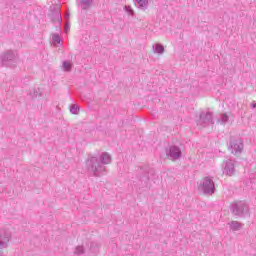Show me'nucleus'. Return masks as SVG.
<instances>
[{
	"label": "nucleus",
	"mask_w": 256,
	"mask_h": 256,
	"mask_svg": "<svg viewBox=\"0 0 256 256\" xmlns=\"http://www.w3.org/2000/svg\"><path fill=\"white\" fill-rule=\"evenodd\" d=\"M87 171L92 173L93 177H103L107 168L102 166L101 160L97 156L89 155L86 160Z\"/></svg>",
	"instance_id": "obj_1"
},
{
	"label": "nucleus",
	"mask_w": 256,
	"mask_h": 256,
	"mask_svg": "<svg viewBox=\"0 0 256 256\" xmlns=\"http://www.w3.org/2000/svg\"><path fill=\"white\" fill-rule=\"evenodd\" d=\"M230 211L235 217H247L249 206L243 201H234L230 204Z\"/></svg>",
	"instance_id": "obj_2"
},
{
	"label": "nucleus",
	"mask_w": 256,
	"mask_h": 256,
	"mask_svg": "<svg viewBox=\"0 0 256 256\" xmlns=\"http://www.w3.org/2000/svg\"><path fill=\"white\" fill-rule=\"evenodd\" d=\"M3 67H15L19 61V54L13 50H7L0 55Z\"/></svg>",
	"instance_id": "obj_3"
},
{
	"label": "nucleus",
	"mask_w": 256,
	"mask_h": 256,
	"mask_svg": "<svg viewBox=\"0 0 256 256\" xmlns=\"http://www.w3.org/2000/svg\"><path fill=\"white\" fill-rule=\"evenodd\" d=\"M198 191H201L203 195H215L216 188L213 178L204 177L198 185Z\"/></svg>",
	"instance_id": "obj_4"
},
{
	"label": "nucleus",
	"mask_w": 256,
	"mask_h": 256,
	"mask_svg": "<svg viewBox=\"0 0 256 256\" xmlns=\"http://www.w3.org/2000/svg\"><path fill=\"white\" fill-rule=\"evenodd\" d=\"M138 173H137V179L141 182V185L147 187V184L149 183V180L151 179L149 177L150 173H153V169L149 166H140L138 167Z\"/></svg>",
	"instance_id": "obj_5"
},
{
	"label": "nucleus",
	"mask_w": 256,
	"mask_h": 256,
	"mask_svg": "<svg viewBox=\"0 0 256 256\" xmlns=\"http://www.w3.org/2000/svg\"><path fill=\"white\" fill-rule=\"evenodd\" d=\"M210 123L213 125V113L210 111L208 112H201L199 115V119L197 120V126L198 127H207V125H210Z\"/></svg>",
	"instance_id": "obj_6"
},
{
	"label": "nucleus",
	"mask_w": 256,
	"mask_h": 256,
	"mask_svg": "<svg viewBox=\"0 0 256 256\" xmlns=\"http://www.w3.org/2000/svg\"><path fill=\"white\" fill-rule=\"evenodd\" d=\"M228 149L233 155H240L243 153V141L231 137Z\"/></svg>",
	"instance_id": "obj_7"
},
{
	"label": "nucleus",
	"mask_w": 256,
	"mask_h": 256,
	"mask_svg": "<svg viewBox=\"0 0 256 256\" xmlns=\"http://www.w3.org/2000/svg\"><path fill=\"white\" fill-rule=\"evenodd\" d=\"M11 241V231L1 229L0 230V249H5Z\"/></svg>",
	"instance_id": "obj_8"
},
{
	"label": "nucleus",
	"mask_w": 256,
	"mask_h": 256,
	"mask_svg": "<svg viewBox=\"0 0 256 256\" xmlns=\"http://www.w3.org/2000/svg\"><path fill=\"white\" fill-rule=\"evenodd\" d=\"M223 174L228 175V177H233V175H235V163L233 160L229 159L224 161Z\"/></svg>",
	"instance_id": "obj_9"
},
{
	"label": "nucleus",
	"mask_w": 256,
	"mask_h": 256,
	"mask_svg": "<svg viewBox=\"0 0 256 256\" xmlns=\"http://www.w3.org/2000/svg\"><path fill=\"white\" fill-rule=\"evenodd\" d=\"M166 155L173 161H176V159H181V155H183V153L181 152V148L178 146H171Z\"/></svg>",
	"instance_id": "obj_10"
},
{
	"label": "nucleus",
	"mask_w": 256,
	"mask_h": 256,
	"mask_svg": "<svg viewBox=\"0 0 256 256\" xmlns=\"http://www.w3.org/2000/svg\"><path fill=\"white\" fill-rule=\"evenodd\" d=\"M99 160H100L102 166L105 167V165H109V163H111V155H109V153H107V152H103L100 155Z\"/></svg>",
	"instance_id": "obj_11"
},
{
	"label": "nucleus",
	"mask_w": 256,
	"mask_h": 256,
	"mask_svg": "<svg viewBox=\"0 0 256 256\" xmlns=\"http://www.w3.org/2000/svg\"><path fill=\"white\" fill-rule=\"evenodd\" d=\"M79 5L83 11H87L93 5V0H80Z\"/></svg>",
	"instance_id": "obj_12"
},
{
	"label": "nucleus",
	"mask_w": 256,
	"mask_h": 256,
	"mask_svg": "<svg viewBox=\"0 0 256 256\" xmlns=\"http://www.w3.org/2000/svg\"><path fill=\"white\" fill-rule=\"evenodd\" d=\"M136 7L139 9H145L149 5V0H133Z\"/></svg>",
	"instance_id": "obj_13"
},
{
	"label": "nucleus",
	"mask_w": 256,
	"mask_h": 256,
	"mask_svg": "<svg viewBox=\"0 0 256 256\" xmlns=\"http://www.w3.org/2000/svg\"><path fill=\"white\" fill-rule=\"evenodd\" d=\"M42 96H43V92L41 91V88L33 89V91L30 92V97L32 99H37V97H42Z\"/></svg>",
	"instance_id": "obj_14"
},
{
	"label": "nucleus",
	"mask_w": 256,
	"mask_h": 256,
	"mask_svg": "<svg viewBox=\"0 0 256 256\" xmlns=\"http://www.w3.org/2000/svg\"><path fill=\"white\" fill-rule=\"evenodd\" d=\"M153 51L154 53H158L159 55L165 53V48L161 44H155L153 45Z\"/></svg>",
	"instance_id": "obj_15"
},
{
	"label": "nucleus",
	"mask_w": 256,
	"mask_h": 256,
	"mask_svg": "<svg viewBox=\"0 0 256 256\" xmlns=\"http://www.w3.org/2000/svg\"><path fill=\"white\" fill-rule=\"evenodd\" d=\"M70 112L72 115H79V105L73 104L70 106Z\"/></svg>",
	"instance_id": "obj_16"
},
{
	"label": "nucleus",
	"mask_w": 256,
	"mask_h": 256,
	"mask_svg": "<svg viewBox=\"0 0 256 256\" xmlns=\"http://www.w3.org/2000/svg\"><path fill=\"white\" fill-rule=\"evenodd\" d=\"M62 65H63L64 71H71V69H73V64H71V62L69 61H64Z\"/></svg>",
	"instance_id": "obj_17"
},
{
	"label": "nucleus",
	"mask_w": 256,
	"mask_h": 256,
	"mask_svg": "<svg viewBox=\"0 0 256 256\" xmlns=\"http://www.w3.org/2000/svg\"><path fill=\"white\" fill-rule=\"evenodd\" d=\"M58 21L59 25L63 23V17L61 16V12H56L53 18V21Z\"/></svg>",
	"instance_id": "obj_18"
},
{
	"label": "nucleus",
	"mask_w": 256,
	"mask_h": 256,
	"mask_svg": "<svg viewBox=\"0 0 256 256\" xmlns=\"http://www.w3.org/2000/svg\"><path fill=\"white\" fill-rule=\"evenodd\" d=\"M229 121V116L227 114H222L220 119H218V123L221 122L222 125H225Z\"/></svg>",
	"instance_id": "obj_19"
},
{
	"label": "nucleus",
	"mask_w": 256,
	"mask_h": 256,
	"mask_svg": "<svg viewBox=\"0 0 256 256\" xmlns=\"http://www.w3.org/2000/svg\"><path fill=\"white\" fill-rule=\"evenodd\" d=\"M52 41L53 43H56L57 45H59L62 41L61 36H59V34H53Z\"/></svg>",
	"instance_id": "obj_20"
},
{
	"label": "nucleus",
	"mask_w": 256,
	"mask_h": 256,
	"mask_svg": "<svg viewBox=\"0 0 256 256\" xmlns=\"http://www.w3.org/2000/svg\"><path fill=\"white\" fill-rule=\"evenodd\" d=\"M74 253L76 255H83V253H85V248H83V246H78V247H76Z\"/></svg>",
	"instance_id": "obj_21"
},
{
	"label": "nucleus",
	"mask_w": 256,
	"mask_h": 256,
	"mask_svg": "<svg viewBox=\"0 0 256 256\" xmlns=\"http://www.w3.org/2000/svg\"><path fill=\"white\" fill-rule=\"evenodd\" d=\"M124 10L126 11V13H128V15H131L133 17V15H135V11L133 10V8H131V6H124Z\"/></svg>",
	"instance_id": "obj_22"
},
{
	"label": "nucleus",
	"mask_w": 256,
	"mask_h": 256,
	"mask_svg": "<svg viewBox=\"0 0 256 256\" xmlns=\"http://www.w3.org/2000/svg\"><path fill=\"white\" fill-rule=\"evenodd\" d=\"M241 225H231L230 226V231H233V232H235V231H241Z\"/></svg>",
	"instance_id": "obj_23"
},
{
	"label": "nucleus",
	"mask_w": 256,
	"mask_h": 256,
	"mask_svg": "<svg viewBox=\"0 0 256 256\" xmlns=\"http://www.w3.org/2000/svg\"><path fill=\"white\" fill-rule=\"evenodd\" d=\"M228 225H241V223H239L238 221H232Z\"/></svg>",
	"instance_id": "obj_24"
},
{
	"label": "nucleus",
	"mask_w": 256,
	"mask_h": 256,
	"mask_svg": "<svg viewBox=\"0 0 256 256\" xmlns=\"http://www.w3.org/2000/svg\"><path fill=\"white\" fill-rule=\"evenodd\" d=\"M251 107H252V109H255L256 108V103H252Z\"/></svg>",
	"instance_id": "obj_25"
},
{
	"label": "nucleus",
	"mask_w": 256,
	"mask_h": 256,
	"mask_svg": "<svg viewBox=\"0 0 256 256\" xmlns=\"http://www.w3.org/2000/svg\"><path fill=\"white\" fill-rule=\"evenodd\" d=\"M67 31H69V28H68V27L65 28V33H67Z\"/></svg>",
	"instance_id": "obj_26"
},
{
	"label": "nucleus",
	"mask_w": 256,
	"mask_h": 256,
	"mask_svg": "<svg viewBox=\"0 0 256 256\" xmlns=\"http://www.w3.org/2000/svg\"><path fill=\"white\" fill-rule=\"evenodd\" d=\"M60 31H61V26H60Z\"/></svg>",
	"instance_id": "obj_27"
}]
</instances>
